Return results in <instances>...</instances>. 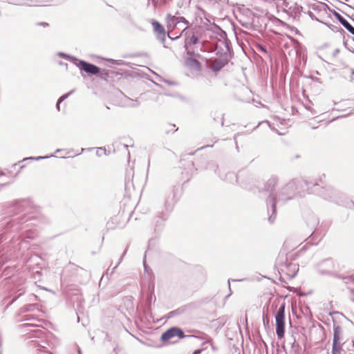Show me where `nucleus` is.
I'll return each instance as SVG.
<instances>
[{
    "label": "nucleus",
    "mask_w": 354,
    "mask_h": 354,
    "mask_svg": "<svg viewBox=\"0 0 354 354\" xmlns=\"http://www.w3.org/2000/svg\"><path fill=\"white\" fill-rule=\"evenodd\" d=\"M35 205L29 198L15 200L5 205L0 221V272L8 279L21 267L35 274L41 261L39 256L29 252L30 240L38 236L41 225L50 220L44 215L33 216Z\"/></svg>",
    "instance_id": "f257e3e1"
},
{
    "label": "nucleus",
    "mask_w": 354,
    "mask_h": 354,
    "mask_svg": "<svg viewBox=\"0 0 354 354\" xmlns=\"http://www.w3.org/2000/svg\"><path fill=\"white\" fill-rule=\"evenodd\" d=\"M277 182L278 179L276 177L270 178L264 184L262 191L263 193L268 194L266 203L268 206V221L270 223H274L277 214L276 205L278 192L275 191V187Z\"/></svg>",
    "instance_id": "f03ea898"
},
{
    "label": "nucleus",
    "mask_w": 354,
    "mask_h": 354,
    "mask_svg": "<svg viewBox=\"0 0 354 354\" xmlns=\"http://www.w3.org/2000/svg\"><path fill=\"white\" fill-rule=\"evenodd\" d=\"M26 288L25 277L19 275L13 276L12 284L9 288V294L3 299L2 304L6 305V308H7L25 293Z\"/></svg>",
    "instance_id": "7ed1b4c3"
},
{
    "label": "nucleus",
    "mask_w": 354,
    "mask_h": 354,
    "mask_svg": "<svg viewBox=\"0 0 354 354\" xmlns=\"http://www.w3.org/2000/svg\"><path fill=\"white\" fill-rule=\"evenodd\" d=\"M189 165L192 167L195 168V170L198 169H206L212 170L215 174H216L221 180L229 181L230 183L237 182V176L233 172H229L223 175L221 174L218 165L214 161H206L205 158L197 161L196 163L191 161Z\"/></svg>",
    "instance_id": "20e7f679"
},
{
    "label": "nucleus",
    "mask_w": 354,
    "mask_h": 354,
    "mask_svg": "<svg viewBox=\"0 0 354 354\" xmlns=\"http://www.w3.org/2000/svg\"><path fill=\"white\" fill-rule=\"evenodd\" d=\"M315 194L322 197V198L330 201L333 203H338L341 198L339 191L335 189L330 185L324 186V183L321 180H317V185H315Z\"/></svg>",
    "instance_id": "39448f33"
},
{
    "label": "nucleus",
    "mask_w": 354,
    "mask_h": 354,
    "mask_svg": "<svg viewBox=\"0 0 354 354\" xmlns=\"http://www.w3.org/2000/svg\"><path fill=\"white\" fill-rule=\"evenodd\" d=\"M335 265L331 258L325 259L316 265L317 271L322 275H335L336 277L345 280V283L348 284L350 282L354 283L353 276L342 277L341 275L335 274L333 270Z\"/></svg>",
    "instance_id": "423d86ee"
},
{
    "label": "nucleus",
    "mask_w": 354,
    "mask_h": 354,
    "mask_svg": "<svg viewBox=\"0 0 354 354\" xmlns=\"http://www.w3.org/2000/svg\"><path fill=\"white\" fill-rule=\"evenodd\" d=\"M292 182L295 183L296 196H303L306 194H315V185L317 180H306V179H293Z\"/></svg>",
    "instance_id": "0eeeda50"
},
{
    "label": "nucleus",
    "mask_w": 354,
    "mask_h": 354,
    "mask_svg": "<svg viewBox=\"0 0 354 354\" xmlns=\"http://www.w3.org/2000/svg\"><path fill=\"white\" fill-rule=\"evenodd\" d=\"M283 11L293 19L299 20L303 11V8L297 0H281Z\"/></svg>",
    "instance_id": "6e6552de"
},
{
    "label": "nucleus",
    "mask_w": 354,
    "mask_h": 354,
    "mask_svg": "<svg viewBox=\"0 0 354 354\" xmlns=\"http://www.w3.org/2000/svg\"><path fill=\"white\" fill-rule=\"evenodd\" d=\"M285 308L286 303L282 301L280 304L279 308L277 309L275 315V322H276V334L279 339H281L284 337L286 332V323H285Z\"/></svg>",
    "instance_id": "1a4fd4ad"
},
{
    "label": "nucleus",
    "mask_w": 354,
    "mask_h": 354,
    "mask_svg": "<svg viewBox=\"0 0 354 354\" xmlns=\"http://www.w3.org/2000/svg\"><path fill=\"white\" fill-rule=\"evenodd\" d=\"M295 183L292 180L286 183L277 192V203H284L296 196Z\"/></svg>",
    "instance_id": "9d476101"
},
{
    "label": "nucleus",
    "mask_w": 354,
    "mask_h": 354,
    "mask_svg": "<svg viewBox=\"0 0 354 354\" xmlns=\"http://www.w3.org/2000/svg\"><path fill=\"white\" fill-rule=\"evenodd\" d=\"M199 42V37L194 32H186L185 33V44L186 54L189 56H196L200 57L201 55L198 52H195L194 48L192 46L197 44Z\"/></svg>",
    "instance_id": "9b49d317"
},
{
    "label": "nucleus",
    "mask_w": 354,
    "mask_h": 354,
    "mask_svg": "<svg viewBox=\"0 0 354 354\" xmlns=\"http://www.w3.org/2000/svg\"><path fill=\"white\" fill-rule=\"evenodd\" d=\"M313 10H324L328 9L333 15V16L336 18V19L350 32L351 30L353 28V26L345 19L339 13L336 12L335 10L331 11L328 6L327 4L324 3H319L318 5L314 4L312 7Z\"/></svg>",
    "instance_id": "f8f14e48"
},
{
    "label": "nucleus",
    "mask_w": 354,
    "mask_h": 354,
    "mask_svg": "<svg viewBox=\"0 0 354 354\" xmlns=\"http://www.w3.org/2000/svg\"><path fill=\"white\" fill-rule=\"evenodd\" d=\"M342 335V328L335 321H333V338L332 350L333 353L336 352H344L342 349V344L340 342Z\"/></svg>",
    "instance_id": "ddd939ff"
},
{
    "label": "nucleus",
    "mask_w": 354,
    "mask_h": 354,
    "mask_svg": "<svg viewBox=\"0 0 354 354\" xmlns=\"http://www.w3.org/2000/svg\"><path fill=\"white\" fill-rule=\"evenodd\" d=\"M75 65L79 68L81 72H85L88 75H95L100 73V67L82 59H77Z\"/></svg>",
    "instance_id": "4468645a"
},
{
    "label": "nucleus",
    "mask_w": 354,
    "mask_h": 354,
    "mask_svg": "<svg viewBox=\"0 0 354 354\" xmlns=\"http://www.w3.org/2000/svg\"><path fill=\"white\" fill-rule=\"evenodd\" d=\"M180 188L178 186H174L169 193L165 202V207L167 211H171L174 204L177 202L180 197Z\"/></svg>",
    "instance_id": "2eb2a0df"
},
{
    "label": "nucleus",
    "mask_w": 354,
    "mask_h": 354,
    "mask_svg": "<svg viewBox=\"0 0 354 354\" xmlns=\"http://www.w3.org/2000/svg\"><path fill=\"white\" fill-rule=\"evenodd\" d=\"M174 337H178L179 339H183L185 337L186 335H185L184 331L180 328L174 326L167 329L162 334L160 337V340L165 342L174 338Z\"/></svg>",
    "instance_id": "dca6fc26"
},
{
    "label": "nucleus",
    "mask_w": 354,
    "mask_h": 354,
    "mask_svg": "<svg viewBox=\"0 0 354 354\" xmlns=\"http://www.w3.org/2000/svg\"><path fill=\"white\" fill-rule=\"evenodd\" d=\"M151 25L153 26V30L156 33L157 39L163 44V46L166 48L165 41L166 39V32L164 26L158 21L152 19Z\"/></svg>",
    "instance_id": "f3484780"
},
{
    "label": "nucleus",
    "mask_w": 354,
    "mask_h": 354,
    "mask_svg": "<svg viewBox=\"0 0 354 354\" xmlns=\"http://www.w3.org/2000/svg\"><path fill=\"white\" fill-rule=\"evenodd\" d=\"M280 270L285 273L288 278L292 279L296 276L299 270V266L295 263H286L284 265L281 266Z\"/></svg>",
    "instance_id": "a211bd4d"
},
{
    "label": "nucleus",
    "mask_w": 354,
    "mask_h": 354,
    "mask_svg": "<svg viewBox=\"0 0 354 354\" xmlns=\"http://www.w3.org/2000/svg\"><path fill=\"white\" fill-rule=\"evenodd\" d=\"M41 342L42 341L39 339H32L29 342L33 354H53L41 344Z\"/></svg>",
    "instance_id": "6ab92c4d"
},
{
    "label": "nucleus",
    "mask_w": 354,
    "mask_h": 354,
    "mask_svg": "<svg viewBox=\"0 0 354 354\" xmlns=\"http://www.w3.org/2000/svg\"><path fill=\"white\" fill-rule=\"evenodd\" d=\"M195 56H189L185 59V64L189 68L196 71L201 70V64L199 61L194 58Z\"/></svg>",
    "instance_id": "aec40b11"
},
{
    "label": "nucleus",
    "mask_w": 354,
    "mask_h": 354,
    "mask_svg": "<svg viewBox=\"0 0 354 354\" xmlns=\"http://www.w3.org/2000/svg\"><path fill=\"white\" fill-rule=\"evenodd\" d=\"M167 26L168 28V30H172L174 28H178L180 29V27L179 26V22L178 21V19L176 18V16L171 15L169 14L167 16Z\"/></svg>",
    "instance_id": "412c9836"
},
{
    "label": "nucleus",
    "mask_w": 354,
    "mask_h": 354,
    "mask_svg": "<svg viewBox=\"0 0 354 354\" xmlns=\"http://www.w3.org/2000/svg\"><path fill=\"white\" fill-rule=\"evenodd\" d=\"M228 64V60L225 58L219 59L216 60V62L211 66V70L216 73L219 72L224 66H225Z\"/></svg>",
    "instance_id": "4be33fe9"
},
{
    "label": "nucleus",
    "mask_w": 354,
    "mask_h": 354,
    "mask_svg": "<svg viewBox=\"0 0 354 354\" xmlns=\"http://www.w3.org/2000/svg\"><path fill=\"white\" fill-rule=\"evenodd\" d=\"M198 333L199 334L198 336H196V335H188L187 337L198 338V339H200L201 340H203L204 342L202 343V346H204L207 344H209L211 345L212 349L213 350L215 349L214 346L212 344V337H210L208 335H207V334H205L204 333L198 332Z\"/></svg>",
    "instance_id": "5701e85b"
},
{
    "label": "nucleus",
    "mask_w": 354,
    "mask_h": 354,
    "mask_svg": "<svg viewBox=\"0 0 354 354\" xmlns=\"http://www.w3.org/2000/svg\"><path fill=\"white\" fill-rule=\"evenodd\" d=\"M24 327H36L37 329L32 330V335H35L37 339H41L42 336L45 334L46 330L44 328H39V326L35 324H26L23 325Z\"/></svg>",
    "instance_id": "b1692460"
},
{
    "label": "nucleus",
    "mask_w": 354,
    "mask_h": 354,
    "mask_svg": "<svg viewBox=\"0 0 354 354\" xmlns=\"http://www.w3.org/2000/svg\"><path fill=\"white\" fill-rule=\"evenodd\" d=\"M35 310H38L37 305L36 304H28L24 305L19 309V315H24L28 312H33Z\"/></svg>",
    "instance_id": "393cba45"
},
{
    "label": "nucleus",
    "mask_w": 354,
    "mask_h": 354,
    "mask_svg": "<svg viewBox=\"0 0 354 354\" xmlns=\"http://www.w3.org/2000/svg\"><path fill=\"white\" fill-rule=\"evenodd\" d=\"M178 21L179 22V26L180 28H183V32H185V30L187 28V26L189 25V21L183 17H177Z\"/></svg>",
    "instance_id": "a878e982"
},
{
    "label": "nucleus",
    "mask_w": 354,
    "mask_h": 354,
    "mask_svg": "<svg viewBox=\"0 0 354 354\" xmlns=\"http://www.w3.org/2000/svg\"><path fill=\"white\" fill-rule=\"evenodd\" d=\"M318 223H319L318 219L314 216H313L310 218V222L307 223V224L308 225H310V230H311V233H310V236L313 235V234L315 232V227L318 225Z\"/></svg>",
    "instance_id": "bb28decb"
},
{
    "label": "nucleus",
    "mask_w": 354,
    "mask_h": 354,
    "mask_svg": "<svg viewBox=\"0 0 354 354\" xmlns=\"http://www.w3.org/2000/svg\"><path fill=\"white\" fill-rule=\"evenodd\" d=\"M221 45H223L225 48V53H232V44H231V41H230L229 39H224L223 41H221L219 43Z\"/></svg>",
    "instance_id": "cd10ccee"
},
{
    "label": "nucleus",
    "mask_w": 354,
    "mask_h": 354,
    "mask_svg": "<svg viewBox=\"0 0 354 354\" xmlns=\"http://www.w3.org/2000/svg\"><path fill=\"white\" fill-rule=\"evenodd\" d=\"M58 55L65 59H67L68 61H70L71 62H72L73 64H75V63L77 61V58H76L74 56H71L70 55H68V54H66L64 53H62V52H59L58 53Z\"/></svg>",
    "instance_id": "c85d7f7f"
},
{
    "label": "nucleus",
    "mask_w": 354,
    "mask_h": 354,
    "mask_svg": "<svg viewBox=\"0 0 354 354\" xmlns=\"http://www.w3.org/2000/svg\"><path fill=\"white\" fill-rule=\"evenodd\" d=\"M50 157H54V155L45 156H37V157H28V158H24L22 161H26V160H42V159L48 158H50Z\"/></svg>",
    "instance_id": "c756f323"
},
{
    "label": "nucleus",
    "mask_w": 354,
    "mask_h": 354,
    "mask_svg": "<svg viewBox=\"0 0 354 354\" xmlns=\"http://www.w3.org/2000/svg\"><path fill=\"white\" fill-rule=\"evenodd\" d=\"M98 77H100L101 80H107V79L109 77V73L106 71L105 70L101 71L100 68V73L97 75H95Z\"/></svg>",
    "instance_id": "7c9ffc66"
},
{
    "label": "nucleus",
    "mask_w": 354,
    "mask_h": 354,
    "mask_svg": "<svg viewBox=\"0 0 354 354\" xmlns=\"http://www.w3.org/2000/svg\"><path fill=\"white\" fill-rule=\"evenodd\" d=\"M218 35L219 37V38L218 39V43L223 41L224 39H228L226 32L223 30L222 29L219 30V32L218 33Z\"/></svg>",
    "instance_id": "2f4dec72"
},
{
    "label": "nucleus",
    "mask_w": 354,
    "mask_h": 354,
    "mask_svg": "<svg viewBox=\"0 0 354 354\" xmlns=\"http://www.w3.org/2000/svg\"><path fill=\"white\" fill-rule=\"evenodd\" d=\"M22 321H34L37 320V317L33 315H20Z\"/></svg>",
    "instance_id": "473e14b6"
},
{
    "label": "nucleus",
    "mask_w": 354,
    "mask_h": 354,
    "mask_svg": "<svg viewBox=\"0 0 354 354\" xmlns=\"http://www.w3.org/2000/svg\"><path fill=\"white\" fill-rule=\"evenodd\" d=\"M8 3L17 5V6H24L26 5V2L25 0H6Z\"/></svg>",
    "instance_id": "72a5a7b5"
},
{
    "label": "nucleus",
    "mask_w": 354,
    "mask_h": 354,
    "mask_svg": "<svg viewBox=\"0 0 354 354\" xmlns=\"http://www.w3.org/2000/svg\"><path fill=\"white\" fill-rule=\"evenodd\" d=\"M167 129H165V133L168 134L169 133H174L176 132L177 130H178V128L176 129H174L176 127L175 124H168L167 125Z\"/></svg>",
    "instance_id": "f704fd0d"
},
{
    "label": "nucleus",
    "mask_w": 354,
    "mask_h": 354,
    "mask_svg": "<svg viewBox=\"0 0 354 354\" xmlns=\"http://www.w3.org/2000/svg\"><path fill=\"white\" fill-rule=\"evenodd\" d=\"M164 219L158 218L156 222V227L155 230L159 231L162 229V223L163 222Z\"/></svg>",
    "instance_id": "c9c22d12"
},
{
    "label": "nucleus",
    "mask_w": 354,
    "mask_h": 354,
    "mask_svg": "<svg viewBox=\"0 0 354 354\" xmlns=\"http://www.w3.org/2000/svg\"><path fill=\"white\" fill-rule=\"evenodd\" d=\"M127 248L124 250V251L123 252L122 256L120 257V258L119 259V261L118 262V263L115 265V266L112 269V271H111V273H113L114 272V270H115V268L118 266V265L122 262V259H123V257L125 256V254H127Z\"/></svg>",
    "instance_id": "e433bc0d"
},
{
    "label": "nucleus",
    "mask_w": 354,
    "mask_h": 354,
    "mask_svg": "<svg viewBox=\"0 0 354 354\" xmlns=\"http://www.w3.org/2000/svg\"><path fill=\"white\" fill-rule=\"evenodd\" d=\"M150 2H151V3L155 9L162 6L160 0H150Z\"/></svg>",
    "instance_id": "4c0bfd02"
},
{
    "label": "nucleus",
    "mask_w": 354,
    "mask_h": 354,
    "mask_svg": "<svg viewBox=\"0 0 354 354\" xmlns=\"http://www.w3.org/2000/svg\"><path fill=\"white\" fill-rule=\"evenodd\" d=\"M109 61L111 64H115L116 65H122L124 62L122 60H115V59H110Z\"/></svg>",
    "instance_id": "58836bf2"
},
{
    "label": "nucleus",
    "mask_w": 354,
    "mask_h": 354,
    "mask_svg": "<svg viewBox=\"0 0 354 354\" xmlns=\"http://www.w3.org/2000/svg\"><path fill=\"white\" fill-rule=\"evenodd\" d=\"M308 16L313 19V20H316L317 21H319L321 23H323V21H320L319 19H318L315 16V15L311 12V11H308Z\"/></svg>",
    "instance_id": "ea45409f"
},
{
    "label": "nucleus",
    "mask_w": 354,
    "mask_h": 354,
    "mask_svg": "<svg viewBox=\"0 0 354 354\" xmlns=\"http://www.w3.org/2000/svg\"><path fill=\"white\" fill-rule=\"evenodd\" d=\"M258 48L259 50H261V52H263V53H268V50H267V48L266 46L263 45V44H259L258 45Z\"/></svg>",
    "instance_id": "a19ab883"
},
{
    "label": "nucleus",
    "mask_w": 354,
    "mask_h": 354,
    "mask_svg": "<svg viewBox=\"0 0 354 354\" xmlns=\"http://www.w3.org/2000/svg\"><path fill=\"white\" fill-rule=\"evenodd\" d=\"M269 322H270V319H269L268 315H264L263 317V322L264 326L268 325Z\"/></svg>",
    "instance_id": "79ce46f5"
},
{
    "label": "nucleus",
    "mask_w": 354,
    "mask_h": 354,
    "mask_svg": "<svg viewBox=\"0 0 354 354\" xmlns=\"http://www.w3.org/2000/svg\"><path fill=\"white\" fill-rule=\"evenodd\" d=\"M37 297L35 295L30 294L28 295V300L30 301H35L37 300Z\"/></svg>",
    "instance_id": "37998d69"
},
{
    "label": "nucleus",
    "mask_w": 354,
    "mask_h": 354,
    "mask_svg": "<svg viewBox=\"0 0 354 354\" xmlns=\"http://www.w3.org/2000/svg\"><path fill=\"white\" fill-rule=\"evenodd\" d=\"M170 31H171V30H168L167 36H168V37H169L171 40L174 41V40H176V39H178V38L180 37V35H179V36H176V37H171V36H170V35H169V32H170Z\"/></svg>",
    "instance_id": "c03bdc74"
},
{
    "label": "nucleus",
    "mask_w": 354,
    "mask_h": 354,
    "mask_svg": "<svg viewBox=\"0 0 354 354\" xmlns=\"http://www.w3.org/2000/svg\"><path fill=\"white\" fill-rule=\"evenodd\" d=\"M325 25H326L328 28H330L331 30H334L335 28H337V27H336L334 25H332L330 24H327V23H325V22H323Z\"/></svg>",
    "instance_id": "a18cd8bd"
},
{
    "label": "nucleus",
    "mask_w": 354,
    "mask_h": 354,
    "mask_svg": "<svg viewBox=\"0 0 354 354\" xmlns=\"http://www.w3.org/2000/svg\"><path fill=\"white\" fill-rule=\"evenodd\" d=\"M205 348H198V349H196L195 351H194V352L192 353V354H201V352L204 350Z\"/></svg>",
    "instance_id": "49530a36"
},
{
    "label": "nucleus",
    "mask_w": 354,
    "mask_h": 354,
    "mask_svg": "<svg viewBox=\"0 0 354 354\" xmlns=\"http://www.w3.org/2000/svg\"><path fill=\"white\" fill-rule=\"evenodd\" d=\"M339 53V48H335L333 53V57H336Z\"/></svg>",
    "instance_id": "de8ad7c7"
},
{
    "label": "nucleus",
    "mask_w": 354,
    "mask_h": 354,
    "mask_svg": "<svg viewBox=\"0 0 354 354\" xmlns=\"http://www.w3.org/2000/svg\"><path fill=\"white\" fill-rule=\"evenodd\" d=\"M143 266H144V268H145V272H148V270H147L148 269V266L146 264L145 258L143 260Z\"/></svg>",
    "instance_id": "09e8293b"
},
{
    "label": "nucleus",
    "mask_w": 354,
    "mask_h": 354,
    "mask_svg": "<svg viewBox=\"0 0 354 354\" xmlns=\"http://www.w3.org/2000/svg\"><path fill=\"white\" fill-rule=\"evenodd\" d=\"M347 288L349 290L352 297L354 296V288H351L349 286H348Z\"/></svg>",
    "instance_id": "8fccbe9b"
},
{
    "label": "nucleus",
    "mask_w": 354,
    "mask_h": 354,
    "mask_svg": "<svg viewBox=\"0 0 354 354\" xmlns=\"http://www.w3.org/2000/svg\"><path fill=\"white\" fill-rule=\"evenodd\" d=\"M73 93V91H70V92H68V93H66V94L63 95V96L65 97V99H66V98H67L69 95H71V93Z\"/></svg>",
    "instance_id": "3c124183"
},
{
    "label": "nucleus",
    "mask_w": 354,
    "mask_h": 354,
    "mask_svg": "<svg viewBox=\"0 0 354 354\" xmlns=\"http://www.w3.org/2000/svg\"><path fill=\"white\" fill-rule=\"evenodd\" d=\"M218 116H219V114H218V113H217V112H215V113H214V117H213L214 120V121H216V120H217V118H218Z\"/></svg>",
    "instance_id": "603ef678"
},
{
    "label": "nucleus",
    "mask_w": 354,
    "mask_h": 354,
    "mask_svg": "<svg viewBox=\"0 0 354 354\" xmlns=\"http://www.w3.org/2000/svg\"><path fill=\"white\" fill-rule=\"evenodd\" d=\"M37 24L39 25V26H42L44 27H46V26H48V24L47 23H46V22H40V23H38Z\"/></svg>",
    "instance_id": "864d4df0"
},
{
    "label": "nucleus",
    "mask_w": 354,
    "mask_h": 354,
    "mask_svg": "<svg viewBox=\"0 0 354 354\" xmlns=\"http://www.w3.org/2000/svg\"><path fill=\"white\" fill-rule=\"evenodd\" d=\"M65 99V97L62 95L61 96L59 100H57L59 102V103H61L62 101H64Z\"/></svg>",
    "instance_id": "5fc2aeb1"
},
{
    "label": "nucleus",
    "mask_w": 354,
    "mask_h": 354,
    "mask_svg": "<svg viewBox=\"0 0 354 354\" xmlns=\"http://www.w3.org/2000/svg\"><path fill=\"white\" fill-rule=\"evenodd\" d=\"M65 99V97L62 95L61 96L59 100H57L59 102V103H61L62 101H64Z\"/></svg>",
    "instance_id": "6e6d98bb"
},
{
    "label": "nucleus",
    "mask_w": 354,
    "mask_h": 354,
    "mask_svg": "<svg viewBox=\"0 0 354 354\" xmlns=\"http://www.w3.org/2000/svg\"><path fill=\"white\" fill-rule=\"evenodd\" d=\"M223 120H224V115L222 114L221 115V126L223 127Z\"/></svg>",
    "instance_id": "4d7b16f0"
},
{
    "label": "nucleus",
    "mask_w": 354,
    "mask_h": 354,
    "mask_svg": "<svg viewBox=\"0 0 354 354\" xmlns=\"http://www.w3.org/2000/svg\"><path fill=\"white\" fill-rule=\"evenodd\" d=\"M160 1L162 6L165 5L168 1V0H160Z\"/></svg>",
    "instance_id": "13d9d810"
},
{
    "label": "nucleus",
    "mask_w": 354,
    "mask_h": 354,
    "mask_svg": "<svg viewBox=\"0 0 354 354\" xmlns=\"http://www.w3.org/2000/svg\"><path fill=\"white\" fill-rule=\"evenodd\" d=\"M311 79L315 81V82H319V79L317 78V77H311Z\"/></svg>",
    "instance_id": "bf43d9fd"
},
{
    "label": "nucleus",
    "mask_w": 354,
    "mask_h": 354,
    "mask_svg": "<svg viewBox=\"0 0 354 354\" xmlns=\"http://www.w3.org/2000/svg\"><path fill=\"white\" fill-rule=\"evenodd\" d=\"M60 104L61 103H59L58 101L57 102L56 108L57 109L58 111H59Z\"/></svg>",
    "instance_id": "052dcab7"
},
{
    "label": "nucleus",
    "mask_w": 354,
    "mask_h": 354,
    "mask_svg": "<svg viewBox=\"0 0 354 354\" xmlns=\"http://www.w3.org/2000/svg\"><path fill=\"white\" fill-rule=\"evenodd\" d=\"M277 304H275L274 303H272V308H273V309H274V310H275V309L277 308Z\"/></svg>",
    "instance_id": "680f3d73"
},
{
    "label": "nucleus",
    "mask_w": 354,
    "mask_h": 354,
    "mask_svg": "<svg viewBox=\"0 0 354 354\" xmlns=\"http://www.w3.org/2000/svg\"><path fill=\"white\" fill-rule=\"evenodd\" d=\"M77 353L78 354H82V351L79 346H77Z\"/></svg>",
    "instance_id": "e2e57ef3"
},
{
    "label": "nucleus",
    "mask_w": 354,
    "mask_h": 354,
    "mask_svg": "<svg viewBox=\"0 0 354 354\" xmlns=\"http://www.w3.org/2000/svg\"><path fill=\"white\" fill-rule=\"evenodd\" d=\"M331 354H345V353H342L341 352H336L335 353H333V351L332 350Z\"/></svg>",
    "instance_id": "0e129e2a"
},
{
    "label": "nucleus",
    "mask_w": 354,
    "mask_h": 354,
    "mask_svg": "<svg viewBox=\"0 0 354 354\" xmlns=\"http://www.w3.org/2000/svg\"><path fill=\"white\" fill-rule=\"evenodd\" d=\"M124 148H125L127 150H128L129 145H123Z\"/></svg>",
    "instance_id": "69168bd1"
},
{
    "label": "nucleus",
    "mask_w": 354,
    "mask_h": 354,
    "mask_svg": "<svg viewBox=\"0 0 354 354\" xmlns=\"http://www.w3.org/2000/svg\"><path fill=\"white\" fill-rule=\"evenodd\" d=\"M350 33H351L353 35H354V27H353V28L351 30V31L350 32Z\"/></svg>",
    "instance_id": "338daca9"
},
{
    "label": "nucleus",
    "mask_w": 354,
    "mask_h": 354,
    "mask_svg": "<svg viewBox=\"0 0 354 354\" xmlns=\"http://www.w3.org/2000/svg\"><path fill=\"white\" fill-rule=\"evenodd\" d=\"M351 300L353 302H354V296H353V297H351Z\"/></svg>",
    "instance_id": "774afa93"
}]
</instances>
